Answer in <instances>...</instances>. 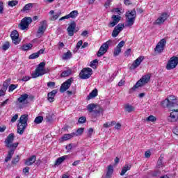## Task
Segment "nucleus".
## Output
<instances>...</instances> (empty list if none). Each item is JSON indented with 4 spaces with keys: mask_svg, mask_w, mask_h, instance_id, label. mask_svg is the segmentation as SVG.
Returning a JSON list of instances; mask_svg holds the SVG:
<instances>
[{
    "mask_svg": "<svg viewBox=\"0 0 178 178\" xmlns=\"http://www.w3.org/2000/svg\"><path fill=\"white\" fill-rule=\"evenodd\" d=\"M35 161H37V156L33 155L32 156L25 160L24 164L26 165V166H31V165L34 164Z\"/></svg>",
    "mask_w": 178,
    "mask_h": 178,
    "instance_id": "412c9836",
    "label": "nucleus"
},
{
    "mask_svg": "<svg viewBox=\"0 0 178 178\" xmlns=\"http://www.w3.org/2000/svg\"><path fill=\"white\" fill-rule=\"evenodd\" d=\"M115 129L116 130H120V128L122 127V124H120V122H118V123L115 122Z\"/></svg>",
    "mask_w": 178,
    "mask_h": 178,
    "instance_id": "603ef678",
    "label": "nucleus"
},
{
    "mask_svg": "<svg viewBox=\"0 0 178 178\" xmlns=\"http://www.w3.org/2000/svg\"><path fill=\"white\" fill-rule=\"evenodd\" d=\"M6 92V90H4L3 88L0 90V97H3Z\"/></svg>",
    "mask_w": 178,
    "mask_h": 178,
    "instance_id": "bf43d9fd",
    "label": "nucleus"
},
{
    "mask_svg": "<svg viewBox=\"0 0 178 178\" xmlns=\"http://www.w3.org/2000/svg\"><path fill=\"white\" fill-rule=\"evenodd\" d=\"M86 122H87V118H86V117H81L78 120V122L80 124L86 123Z\"/></svg>",
    "mask_w": 178,
    "mask_h": 178,
    "instance_id": "09e8293b",
    "label": "nucleus"
},
{
    "mask_svg": "<svg viewBox=\"0 0 178 178\" xmlns=\"http://www.w3.org/2000/svg\"><path fill=\"white\" fill-rule=\"evenodd\" d=\"M28 99H29V95H27V93H24L17 99L15 104L16 105H19V104H22L23 105H24V104H27Z\"/></svg>",
    "mask_w": 178,
    "mask_h": 178,
    "instance_id": "dca6fc26",
    "label": "nucleus"
},
{
    "mask_svg": "<svg viewBox=\"0 0 178 178\" xmlns=\"http://www.w3.org/2000/svg\"><path fill=\"white\" fill-rule=\"evenodd\" d=\"M18 85L11 84L8 88V92H12L14 90L17 88Z\"/></svg>",
    "mask_w": 178,
    "mask_h": 178,
    "instance_id": "ea45409f",
    "label": "nucleus"
},
{
    "mask_svg": "<svg viewBox=\"0 0 178 178\" xmlns=\"http://www.w3.org/2000/svg\"><path fill=\"white\" fill-rule=\"evenodd\" d=\"M33 6H34V4L29 3L26 5H25L22 10V12H26V10H30L31 9V8H33Z\"/></svg>",
    "mask_w": 178,
    "mask_h": 178,
    "instance_id": "473e14b6",
    "label": "nucleus"
},
{
    "mask_svg": "<svg viewBox=\"0 0 178 178\" xmlns=\"http://www.w3.org/2000/svg\"><path fill=\"white\" fill-rule=\"evenodd\" d=\"M169 17V15H168V13H163L159 17L157 18V19L155 21L154 24H163L166 20H168V18Z\"/></svg>",
    "mask_w": 178,
    "mask_h": 178,
    "instance_id": "ddd939ff",
    "label": "nucleus"
},
{
    "mask_svg": "<svg viewBox=\"0 0 178 178\" xmlns=\"http://www.w3.org/2000/svg\"><path fill=\"white\" fill-rule=\"evenodd\" d=\"M172 133L176 136H178V127H175L172 129Z\"/></svg>",
    "mask_w": 178,
    "mask_h": 178,
    "instance_id": "0e129e2a",
    "label": "nucleus"
},
{
    "mask_svg": "<svg viewBox=\"0 0 178 178\" xmlns=\"http://www.w3.org/2000/svg\"><path fill=\"white\" fill-rule=\"evenodd\" d=\"M72 54L70 52V51H67V52L65 53L63 56H62V59L63 60H67L70 58H72Z\"/></svg>",
    "mask_w": 178,
    "mask_h": 178,
    "instance_id": "c756f323",
    "label": "nucleus"
},
{
    "mask_svg": "<svg viewBox=\"0 0 178 178\" xmlns=\"http://www.w3.org/2000/svg\"><path fill=\"white\" fill-rule=\"evenodd\" d=\"M31 48H33V44L31 43H29L22 46L21 49L22 51H29V49H31Z\"/></svg>",
    "mask_w": 178,
    "mask_h": 178,
    "instance_id": "2f4dec72",
    "label": "nucleus"
},
{
    "mask_svg": "<svg viewBox=\"0 0 178 178\" xmlns=\"http://www.w3.org/2000/svg\"><path fill=\"white\" fill-rule=\"evenodd\" d=\"M17 3H19V1L17 0H12V1H8V6H10V8H13V6H16Z\"/></svg>",
    "mask_w": 178,
    "mask_h": 178,
    "instance_id": "c9c22d12",
    "label": "nucleus"
},
{
    "mask_svg": "<svg viewBox=\"0 0 178 178\" xmlns=\"http://www.w3.org/2000/svg\"><path fill=\"white\" fill-rule=\"evenodd\" d=\"M166 45V40L162 39L160 42H158L156 47L154 48V51L157 54H161L165 49V46Z\"/></svg>",
    "mask_w": 178,
    "mask_h": 178,
    "instance_id": "9d476101",
    "label": "nucleus"
},
{
    "mask_svg": "<svg viewBox=\"0 0 178 178\" xmlns=\"http://www.w3.org/2000/svg\"><path fill=\"white\" fill-rule=\"evenodd\" d=\"M66 149H67V151H70V149H72L73 148V145L72 143H70L68 145L66 146Z\"/></svg>",
    "mask_w": 178,
    "mask_h": 178,
    "instance_id": "e2e57ef3",
    "label": "nucleus"
},
{
    "mask_svg": "<svg viewBox=\"0 0 178 178\" xmlns=\"http://www.w3.org/2000/svg\"><path fill=\"white\" fill-rule=\"evenodd\" d=\"M10 80H11L10 79H8L3 83V88L4 90H8V87H9V84H10Z\"/></svg>",
    "mask_w": 178,
    "mask_h": 178,
    "instance_id": "e433bc0d",
    "label": "nucleus"
},
{
    "mask_svg": "<svg viewBox=\"0 0 178 178\" xmlns=\"http://www.w3.org/2000/svg\"><path fill=\"white\" fill-rule=\"evenodd\" d=\"M113 174V165H108L107 172L103 178H111L112 177V175Z\"/></svg>",
    "mask_w": 178,
    "mask_h": 178,
    "instance_id": "b1692460",
    "label": "nucleus"
},
{
    "mask_svg": "<svg viewBox=\"0 0 178 178\" xmlns=\"http://www.w3.org/2000/svg\"><path fill=\"white\" fill-rule=\"evenodd\" d=\"M31 77L30 76H24L21 80L22 81H29L30 80Z\"/></svg>",
    "mask_w": 178,
    "mask_h": 178,
    "instance_id": "338daca9",
    "label": "nucleus"
},
{
    "mask_svg": "<svg viewBox=\"0 0 178 178\" xmlns=\"http://www.w3.org/2000/svg\"><path fill=\"white\" fill-rule=\"evenodd\" d=\"M98 63V60L95 59L90 63V67H94L95 66V64Z\"/></svg>",
    "mask_w": 178,
    "mask_h": 178,
    "instance_id": "5fc2aeb1",
    "label": "nucleus"
},
{
    "mask_svg": "<svg viewBox=\"0 0 178 178\" xmlns=\"http://www.w3.org/2000/svg\"><path fill=\"white\" fill-rule=\"evenodd\" d=\"M123 29H124V24H118L113 29L112 32V37L115 38V37H118L119 35V33L120 31H122Z\"/></svg>",
    "mask_w": 178,
    "mask_h": 178,
    "instance_id": "4468645a",
    "label": "nucleus"
},
{
    "mask_svg": "<svg viewBox=\"0 0 178 178\" xmlns=\"http://www.w3.org/2000/svg\"><path fill=\"white\" fill-rule=\"evenodd\" d=\"M29 121V115L24 114L21 115L19 120H18V124L17 125V133L20 136L23 135L24 133V129H27V122Z\"/></svg>",
    "mask_w": 178,
    "mask_h": 178,
    "instance_id": "7ed1b4c3",
    "label": "nucleus"
},
{
    "mask_svg": "<svg viewBox=\"0 0 178 178\" xmlns=\"http://www.w3.org/2000/svg\"><path fill=\"white\" fill-rule=\"evenodd\" d=\"M178 120V114L175 115V120H170L169 116L168 117V121L170 122L171 123H173L174 122H177Z\"/></svg>",
    "mask_w": 178,
    "mask_h": 178,
    "instance_id": "680f3d73",
    "label": "nucleus"
},
{
    "mask_svg": "<svg viewBox=\"0 0 178 178\" xmlns=\"http://www.w3.org/2000/svg\"><path fill=\"white\" fill-rule=\"evenodd\" d=\"M113 0H108L106 1L104 6L105 8H109V6H111V2H112Z\"/></svg>",
    "mask_w": 178,
    "mask_h": 178,
    "instance_id": "13d9d810",
    "label": "nucleus"
},
{
    "mask_svg": "<svg viewBox=\"0 0 178 178\" xmlns=\"http://www.w3.org/2000/svg\"><path fill=\"white\" fill-rule=\"evenodd\" d=\"M145 158H149V156H151V152L150 151L145 152Z\"/></svg>",
    "mask_w": 178,
    "mask_h": 178,
    "instance_id": "69168bd1",
    "label": "nucleus"
},
{
    "mask_svg": "<svg viewBox=\"0 0 178 178\" xmlns=\"http://www.w3.org/2000/svg\"><path fill=\"white\" fill-rule=\"evenodd\" d=\"M80 47H83V40H79L76 44V49H80Z\"/></svg>",
    "mask_w": 178,
    "mask_h": 178,
    "instance_id": "4d7b16f0",
    "label": "nucleus"
},
{
    "mask_svg": "<svg viewBox=\"0 0 178 178\" xmlns=\"http://www.w3.org/2000/svg\"><path fill=\"white\" fill-rule=\"evenodd\" d=\"M143 60H144V56H140L132 64L133 69H137Z\"/></svg>",
    "mask_w": 178,
    "mask_h": 178,
    "instance_id": "4be33fe9",
    "label": "nucleus"
},
{
    "mask_svg": "<svg viewBox=\"0 0 178 178\" xmlns=\"http://www.w3.org/2000/svg\"><path fill=\"white\" fill-rule=\"evenodd\" d=\"M130 52H131V49H128L124 52L125 56H129V55H130Z\"/></svg>",
    "mask_w": 178,
    "mask_h": 178,
    "instance_id": "774afa93",
    "label": "nucleus"
},
{
    "mask_svg": "<svg viewBox=\"0 0 178 178\" xmlns=\"http://www.w3.org/2000/svg\"><path fill=\"white\" fill-rule=\"evenodd\" d=\"M74 135L73 133L65 134L63 137L59 139L60 143H63L64 141H67V140H70L73 138Z\"/></svg>",
    "mask_w": 178,
    "mask_h": 178,
    "instance_id": "5701e85b",
    "label": "nucleus"
},
{
    "mask_svg": "<svg viewBox=\"0 0 178 178\" xmlns=\"http://www.w3.org/2000/svg\"><path fill=\"white\" fill-rule=\"evenodd\" d=\"M45 73L47 72L44 69L36 68L35 72L32 74V77L33 79H36V77H40V76H44Z\"/></svg>",
    "mask_w": 178,
    "mask_h": 178,
    "instance_id": "6ab92c4d",
    "label": "nucleus"
},
{
    "mask_svg": "<svg viewBox=\"0 0 178 178\" xmlns=\"http://www.w3.org/2000/svg\"><path fill=\"white\" fill-rule=\"evenodd\" d=\"M130 169H131V165L130 164H126L123 168L122 170L120 172V176H124V175H126V172L128 170H130Z\"/></svg>",
    "mask_w": 178,
    "mask_h": 178,
    "instance_id": "a878e982",
    "label": "nucleus"
},
{
    "mask_svg": "<svg viewBox=\"0 0 178 178\" xmlns=\"http://www.w3.org/2000/svg\"><path fill=\"white\" fill-rule=\"evenodd\" d=\"M124 44H126V42L124 40L121 41L118 45L117 48H120V49H122V47H124Z\"/></svg>",
    "mask_w": 178,
    "mask_h": 178,
    "instance_id": "3c124183",
    "label": "nucleus"
},
{
    "mask_svg": "<svg viewBox=\"0 0 178 178\" xmlns=\"http://www.w3.org/2000/svg\"><path fill=\"white\" fill-rule=\"evenodd\" d=\"M32 22L33 19L31 17H25L21 20V22L19 24V29H20V30H26V29H29V26H30Z\"/></svg>",
    "mask_w": 178,
    "mask_h": 178,
    "instance_id": "0eeeda50",
    "label": "nucleus"
},
{
    "mask_svg": "<svg viewBox=\"0 0 178 178\" xmlns=\"http://www.w3.org/2000/svg\"><path fill=\"white\" fill-rule=\"evenodd\" d=\"M120 52H122V49H120L119 47H117L114 49V56H118V55H119V54H120Z\"/></svg>",
    "mask_w": 178,
    "mask_h": 178,
    "instance_id": "c03bdc74",
    "label": "nucleus"
},
{
    "mask_svg": "<svg viewBox=\"0 0 178 178\" xmlns=\"http://www.w3.org/2000/svg\"><path fill=\"white\" fill-rule=\"evenodd\" d=\"M178 65V57L172 56L170 58L166 65L167 70H172V69L176 68Z\"/></svg>",
    "mask_w": 178,
    "mask_h": 178,
    "instance_id": "6e6552de",
    "label": "nucleus"
},
{
    "mask_svg": "<svg viewBox=\"0 0 178 178\" xmlns=\"http://www.w3.org/2000/svg\"><path fill=\"white\" fill-rule=\"evenodd\" d=\"M97 95H98V90L95 89L89 94L86 99L88 101H90L92 98H95Z\"/></svg>",
    "mask_w": 178,
    "mask_h": 178,
    "instance_id": "bb28decb",
    "label": "nucleus"
},
{
    "mask_svg": "<svg viewBox=\"0 0 178 178\" xmlns=\"http://www.w3.org/2000/svg\"><path fill=\"white\" fill-rule=\"evenodd\" d=\"M40 56L38 52L33 53L29 56V59H37Z\"/></svg>",
    "mask_w": 178,
    "mask_h": 178,
    "instance_id": "49530a36",
    "label": "nucleus"
},
{
    "mask_svg": "<svg viewBox=\"0 0 178 178\" xmlns=\"http://www.w3.org/2000/svg\"><path fill=\"white\" fill-rule=\"evenodd\" d=\"M112 40H109L107 42H104L99 48L98 52H97V56L98 57H101L104 55H105V54H106V52H108V49H109V45H111V44H112Z\"/></svg>",
    "mask_w": 178,
    "mask_h": 178,
    "instance_id": "423d86ee",
    "label": "nucleus"
},
{
    "mask_svg": "<svg viewBox=\"0 0 178 178\" xmlns=\"http://www.w3.org/2000/svg\"><path fill=\"white\" fill-rule=\"evenodd\" d=\"M124 109L126 112H128V113H131V112H134V110H135L134 106L130 104H125Z\"/></svg>",
    "mask_w": 178,
    "mask_h": 178,
    "instance_id": "c85d7f7f",
    "label": "nucleus"
},
{
    "mask_svg": "<svg viewBox=\"0 0 178 178\" xmlns=\"http://www.w3.org/2000/svg\"><path fill=\"white\" fill-rule=\"evenodd\" d=\"M20 161V156L17 155L16 157H14L11 161L13 165H17L18 162Z\"/></svg>",
    "mask_w": 178,
    "mask_h": 178,
    "instance_id": "4c0bfd02",
    "label": "nucleus"
},
{
    "mask_svg": "<svg viewBox=\"0 0 178 178\" xmlns=\"http://www.w3.org/2000/svg\"><path fill=\"white\" fill-rule=\"evenodd\" d=\"M115 124H116V122L115 121H111V122H106L105 124H104V127H105V129H108V127H112V126H115Z\"/></svg>",
    "mask_w": 178,
    "mask_h": 178,
    "instance_id": "f704fd0d",
    "label": "nucleus"
},
{
    "mask_svg": "<svg viewBox=\"0 0 178 178\" xmlns=\"http://www.w3.org/2000/svg\"><path fill=\"white\" fill-rule=\"evenodd\" d=\"M137 16V13L136 12V9H133L132 10H129L126 13L125 17H127V27H131L133 24H134V22L136 20V17Z\"/></svg>",
    "mask_w": 178,
    "mask_h": 178,
    "instance_id": "39448f33",
    "label": "nucleus"
},
{
    "mask_svg": "<svg viewBox=\"0 0 178 178\" xmlns=\"http://www.w3.org/2000/svg\"><path fill=\"white\" fill-rule=\"evenodd\" d=\"M58 94V90H53L47 94V100L49 102H54L55 101V95Z\"/></svg>",
    "mask_w": 178,
    "mask_h": 178,
    "instance_id": "aec40b11",
    "label": "nucleus"
},
{
    "mask_svg": "<svg viewBox=\"0 0 178 178\" xmlns=\"http://www.w3.org/2000/svg\"><path fill=\"white\" fill-rule=\"evenodd\" d=\"M147 122H156V118L154 115H149L146 118Z\"/></svg>",
    "mask_w": 178,
    "mask_h": 178,
    "instance_id": "79ce46f5",
    "label": "nucleus"
},
{
    "mask_svg": "<svg viewBox=\"0 0 178 178\" xmlns=\"http://www.w3.org/2000/svg\"><path fill=\"white\" fill-rule=\"evenodd\" d=\"M19 118V115L15 114L12 118H11V123H15V122H16V120H17V119Z\"/></svg>",
    "mask_w": 178,
    "mask_h": 178,
    "instance_id": "8fccbe9b",
    "label": "nucleus"
},
{
    "mask_svg": "<svg viewBox=\"0 0 178 178\" xmlns=\"http://www.w3.org/2000/svg\"><path fill=\"white\" fill-rule=\"evenodd\" d=\"M9 47H10L9 42H6L5 44L2 46L3 51H8V49H9Z\"/></svg>",
    "mask_w": 178,
    "mask_h": 178,
    "instance_id": "a19ab883",
    "label": "nucleus"
},
{
    "mask_svg": "<svg viewBox=\"0 0 178 178\" xmlns=\"http://www.w3.org/2000/svg\"><path fill=\"white\" fill-rule=\"evenodd\" d=\"M42 120H44V117L39 115L35 118L34 123L40 124V123H42Z\"/></svg>",
    "mask_w": 178,
    "mask_h": 178,
    "instance_id": "72a5a7b5",
    "label": "nucleus"
},
{
    "mask_svg": "<svg viewBox=\"0 0 178 178\" xmlns=\"http://www.w3.org/2000/svg\"><path fill=\"white\" fill-rule=\"evenodd\" d=\"M78 15H79V11L77 10H73L70 13V16H71L72 19H74L77 17Z\"/></svg>",
    "mask_w": 178,
    "mask_h": 178,
    "instance_id": "58836bf2",
    "label": "nucleus"
},
{
    "mask_svg": "<svg viewBox=\"0 0 178 178\" xmlns=\"http://www.w3.org/2000/svg\"><path fill=\"white\" fill-rule=\"evenodd\" d=\"M83 133H84V128H79L76 132H73L72 134L74 137H79V136H82Z\"/></svg>",
    "mask_w": 178,
    "mask_h": 178,
    "instance_id": "cd10ccee",
    "label": "nucleus"
},
{
    "mask_svg": "<svg viewBox=\"0 0 178 178\" xmlns=\"http://www.w3.org/2000/svg\"><path fill=\"white\" fill-rule=\"evenodd\" d=\"M60 15H62V13H60V11L58 13H56L55 15L52 16L51 20L55 21L58 19V18L59 17V16H60Z\"/></svg>",
    "mask_w": 178,
    "mask_h": 178,
    "instance_id": "37998d69",
    "label": "nucleus"
},
{
    "mask_svg": "<svg viewBox=\"0 0 178 178\" xmlns=\"http://www.w3.org/2000/svg\"><path fill=\"white\" fill-rule=\"evenodd\" d=\"M77 24H76V22L74 21L72 22L67 29V31L68 33V35H70V37H73L74 35V33H76L77 31H76V27Z\"/></svg>",
    "mask_w": 178,
    "mask_h": 178,
    "instance_id": "f8f14e48",
    "label": "nucleus"
},
{
    "mask_svg": "<svg viewBox=\"0 0 178 178\" xmlns=\"http://www.w3.org/2000/svg\"><path fill=\"white\" fill-rule=\"evenodd\" d=\"M29 170H30V168L26 167L23 169V173H24V175H29Z\"/></svg>",
    "mask_w": 178,
    "mask_h": 178,
    "instance_id": "6e6d98bb",
    "label": "nucleus"
},
{
    "mask_svg": "<svg viewBox=\"0 0 178 178\" xmlns=\"http://www.w3.org/2000/svg\"><path fill=\"white\" fill-rule=\"evenodd\" d=\"M97 108V104H90L87 106V109L90 113L94 112V109Z\"/></svg>",
    "mask_w": 178,
    "mask_h": 178,
    "instance_id": "7c9ffc66",
    "label": "nucleus"
},
{
    "mask_svg": "<svg viewBox=\"0 0 178 178\" xmlns=\"http://www.w3.org/2000/svg\"><path fill=\"white\" fill-rule=\"evenodd\" d=\"M69 158H70V156L69 155H65L61 157H59L58 159H56L55 165H60V163L66 161V159H69Z\"/></svg>",
    "mask_w": 178,
    "mask_h": 178,
    "instance_id": "393cba45",
    "label": "nucleus"
},
{
    "mask_svg": "<svg viewBox=\"0 0 178 178\" xmlns=\"http://www.w3.org/2000/svg\"><path fill=\"white\" fill-rule=\"evenodd\" d=\"M45 30H47V21H42L40 22V26L38 29V34L42 35L45 33Z\"/></svg>",
    "mask_w": 178,
    "mask_h": 178,
    "instance_id": "a211bd4d",
    "label": "nucleus"
},
{
    "mask_svg": "<svg viewBox=\"0 0 178 178\" xmlns=\"http://www.w3.org/2000/svg\"><path fill=\"white\" fill-rule=\"evenodd\" d=\"M15 140V134L11 133L10 134L7 138H6L4 143L6 148H8L10 149L8 152L7 156L5 158V162L8 163L10 159H12V157L15 154V151H16V148L19 146V143H14L13 140Z\"/></svg>",
    "mask_w": 178,
    "mask_h": 178,
    "instance_id": "f257e3e1",
    "label": "nucleus"
},
{
    "mask_svg": "<svg viewBox=\"0 0 178 178\" xmlns=\"http://www.w3.org/2000/svg\"><path fill=\"white\" fill-rule=\"evenodd\" d=\"M72 83H73V78H70L65 81L60 88V92H65L67 90L70 88V86H72Z\"/></svg>",
    "mask_w": 178,
    "mask_h": 178,
    "instance_id": "9b49d317",
    "label": "nucleus"
},
{
    "mask_svg": "<svg viewBox=\"0 0 178 178\" xmlns=\"http://www.w3.org/2000/svg\"><path fill=\"white\" fill-rule=\"evenodd\" d=\"M92 133H94V129L92 128L89 129L88 131V135H87L89 138H91V137L92 136Z\"/></svg>",
    "mask_w": 178,
    "mask_h": 178,
    "instance_id": "de8ad7c7",
    "label": "nucleus"
},
{
    "mask_svg": "<svg viewBox=\"0 0 178 178\" xmlns=\"http://www.w3.org/2000/svg\"><path fill=\"white\" fill-rule=\"evenodd\" d=\"M112 19L113 21L108 24V27H115V26H116V24H118L119 22H120V19H122V17L119 15H113Z\"/></svg>",
    "mask_w": 178,
    "mask_h": 178,
    "instance_id": "f3484780",
    "label": "nucleus"
},
{
    "mask_svg": "<svg viewBox=\"0 0 178 178\" xmlns=\"http://www.w3.org/2000/svg\"><path fill=\"white\" fill-rule=\"evenodd\" d=\"M149 80H151V76H149V74L142 76V78L136 82L134 87L129 89V94H131L133 91H136V90H137L138 87H143V86H145V84H147Z\"/></svg>",
    "mask_w": 178,
    "mask_h": 178,
    "instance_id": "20e7f679",
    "label": "nucleus"
},
{
    "mask_svg": "<svg viewBox=\"0 0 178 178\" xmlns=\"http://www.w3.org/2000/svg\"><path fill=\"white\" fill-rule=\"evenodd\" d=\"M47 87H49L50 88L51 87H55V82H48Z\"/></svg>",
    "mask_w": 178,
    "mask_h": 178,
    "instance_id": "052dcab7",
    "label": "nucleus"
},
{
    "mask_svg": "<svg viewBox=\"0 0 178 178\" xmlns=\"http://www.w3.org/2000/svg\"><path fill=\"white\" fill-rule=\"evenodd\" d=\"M177 99L176 97L171 95L163 102V104H166V107L172 111L169 115V120H175L176 115H178V104L177 103Z\"/></svg>",
    "mask_w": 178,
    "mask_h": 178,
    "instance_id": "f03ea898",
    "label": "nucleus"
},
{
    "mask_svg": "<svg viewBox=\"0 0 178 178\" xmlns=\"http://www.w3.org/2000/svg\"><path fill=\"white\" fill-rule=\"evenodd\" d=\"M91 74H92V69L88 67L82 70L79 76L81 79L86 80L87 79H90V77H91Z\"/></svg>",
    "mask_w": 178,
    "mask_h": 178,
    "instance_id": "1a4fd4ad",
    "label": "nucleus"
},
{
    "mask_svg": "<svg viewBox=\"0 0 178 178\" xmlns=\"http://www.w3.org/2000/svg\"><path fill=\"white\" fill-rule=\"evenodd\" d=\"M10 37L13 44H15V45H17V44L20 42V40H19V32H17V31L16 30L13 31L11 32Z\"/></svg>",
    "mask_w": 178,
    "mask_h": 178,
    "instance_id": "2eb2a0df",
    "label": "nucleus"
},
{
    "mask_svg": "<svg viewBox=\"0 0 178 178\" xmlns=\"http://www.w3.org/2000/svg\"><path fill=\"white\" fill-rule=\"evenodd\" d=\"M44 67H45V63L42 62L38 65L37 69H44Z\"/></svg>",
    "mask_w": 178,
    "mask_h": 178,
    "instance_id": "864d4df0",
    "label": "nucleus"
},
{
    "mask_svg": "<svg viewBox=\"0 0 178 178\" xmlns=\"http://www.w3.org/2000/svg\"><path fill=\"white\" fill-rule=\"evenodd\" d=\"M70 75V70H65L61 73V77H67Z\"/></svg>",
    "mask_w": 178,
    "mask_h": 178,
    "instance_id": "a18cd8bd",
    "label": "nucleus"
}]
</instances>
